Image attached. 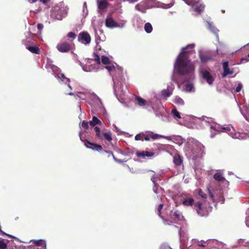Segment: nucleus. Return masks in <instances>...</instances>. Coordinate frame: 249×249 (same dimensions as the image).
Here are the masks:
<instances>
[{"label": "nucleus", "instance_id": "1", "mask_svg": "<svg viewBox=\"0 0 249 249\" xmlns=\"http://www.w3.org/2000/svg\"><path fill=\"white\" fill-rule=\"evenodd\" d=\"M194 47V44H190L182 48L181 52L177 58L174 68L177 72L181 75L192 74L195 71V65L189 59L190 54Z\"/></svg>", "mask_w": 249, "mask_h": 249}, {"label": "nucleus", "instance_id": "2", "mask_svg": "<svg viewBox=\"0 0 249 249\" xmlns=\"http://www.w3.org/2000/svg\"><path fill=\"white\" fill-rule=\"evenodd\" d=\"M74 44L72 40L64 41L58 43L56 46L58 51L61 53H68L73 50Z\"/></svg>", "mask_w": 249, "mask_h": 249}, {"label": "nucleus", "instance_id": "3", "mask_svg": "<svg viewBox=\"0 0 249 249\" xmlns=\"http://www.w3.org/2000/svg\"><path fill=\"white\" fill-rule=\"evenodd\" d=\"M94 129L96 132V138L98 139L102 140L103 139H104L109 142L112 140V133L111 132H101L100 128L98 126H95Z\"/></svg>", "mask_w": 249, "mask_h": 249}, {"label": "nucleus", "instance_id": "4", "mask_svg": "<svg viewBox=\"0 0 249 249\" xmlns=\"http://www.w3.org/2000/svg\"><path fill=\"white\" fill-rule=\"evenodd\" d=\"M86 142L87 143H85V145L87 148L91 149L93 150H96L98 152H101L103 151L104 152L107 153L108 154V157H109L111 155L114 157V155L112 152H108L105 150H103L102 146L100 144L93 142H91L88 140H86Z\"/></svg>", "mask_w": 249, "mask_h": 249}, {"label": "nucleus", "instance_id": "5", "mask_svg": "<svg viewBox=\"0 0 249 249\" xmlns=\"http://www.w3.org/2000/svg\"><path fill=\"white\" fill-rule=\"evenodd\" d=\"M194 209L196 210L197 214L200 216H206L208 215V211L202 207V204L197 202L194 205Z\"/></svg>", "mask_w": 249, "mask_h": 249}, {"label": "nucleus", "instance_id": "6", "mask_svg": "<svg viewBox=\"0 0 249 249\" xmlns=\"http://www.w3.org/2000/svg\"><path fill=\"white\" fill-rule=\"evenodd\" d=\"M78 39L79 41L85 45L89 44L91 41L90 35L86 32H81L78 35Z\"/></svg>", "mask_w": 249, "mask_h": 249}, {"label": "nucleus", "instance_id": "7", "mask_svg": "<svg viewBox=\"0 0 249 249\" xmlns=\"http://www.w3.org/2000/svg\"><path fill=\"white\" fill-rule=\"evenodd\" d=\"M201 73L202 74L203 78L206 81L207 83L209 85H212L214 80V78L211 75L210 72L207 70H202L201 71Z\"/></svg>", "mask_w": 249, "mask_h": 249}, {"label": "nucleus", "instance_id": "8", "mask_svg": "<svg viewBox=\"0 0 249 249\" xmlns=\"http://www.w3.org/2000/svg\"><path fill=\"white\" fill-rule=\"evenodd\" d=\"M136 155L138 158H142V159L147 158L148 159H150L152 157L156 155V153L145 150L137 152Z\"/></svg>", "mask_w": 249, "mask_h": 249}, {"label": "nucleus", "instance_id": "9", "mask_svg": "<svg viewBox=\"0 0 249 249\" xmlns=\"http://www.w3.org/2000/svg\"><path fill=\"white\" fill-rule=\"evenodd\" d=\"M64 11L60 8L54 9L51 13L53 18L58 20H61L64 17Z\"/></svg>", "mask_w": 249, "mask_h": 249}, {"label": "nucleus", "instance_id": "10", "mask_svg": "<svg viewBox=\"0 0 249 249\" xmlns=\"http://www.w3.org/2000/svg\"><path fill=\"white\" fill-rule=\"evenodd\" d=\"M165 138V137L163 136L158 134H155L153 132L150 131L145 133V135H144V139L146 141H149L150 138L153 140H156Z\"/></svg>", "mask_w": 249, "mask_h": 249}, {"label": "nucleus", "instance_id": "11", "mask_svg": "<svg viewBox=\"0 0 249 249\" xmlns=\"http://www.w3.org/2000/svg\"><path fill=\"white\" fill-rule=\"evenodd\" d=\"M170 217L174 222H177L178 220H180L181 218L182 215L179 212L176 210L174 212L171 211L170 213Z\"/></svg>", "mask_w": 249, "mask_h": 249}, {"label": "nucleus", "instance_id": "12", "mask_svg": "<svg viewBox=\"0 0 249 249\" xmlns=\"http://www.w3.org/2000/svg\"><path fill=\"white\" fill-rule=\"evenodd\" d=\"M223 67L224 71L222 74V77H224L228 74H231L233 73L232 71H231L229 68V63L228 61H225L223 63Z\"/></svg>", "mask_w": 249, "mask_h": 249}, {"label": "nucleus", "instance_id": "13", "mask_svg": "<svg viewBox=\"0 0 249 249\" xmlns=\"http://www.w3.org/2000/svg\"><path fill=\"white\" fill-rule=\"evenodd\" d=\"M199 57L201 62L203 63H206L208 61L211 60L212 59L211 55L207 53H202V52H199Z\"/></svg>", "mask_w": 249, "mask_h": 249}, {"label": "nucleus", "instance_id": "14", "mask_svg": "<svg viewBox=\"0 0 249 249\" xmlns=\"http://www.w3.org/2000/svg\"><path fill=\"white\" fill-rule=\"evenodd\" d=\"M106 26L108 28H114L118 26V23L112 18H107L106 20Z\"/></svg>", "mask_w": 249, "mask_h": 249}, {"label": "nucleus", "instance_id": "15", "mask_svg": "<svg viewBox=\"0 0 249 249\" xmlns=\"http://www.w3.org/2000/svg\"><path fill=\"white\" fill-rule=\"evenodd\" d=\"M194 200L192 197H186L182 201V204L186 206H192L195 205Z\"/></svg>", "mask_w": 249, "mask_h": 249}, {"label": "nucleus", "instance_id": "16", "mask_svg": "<svg viewBox=\"0 0 249 249\" xmlns=\"http://www.w3.org/2000/svg\"><path fill=\"white\" fill-rule=\"evenodd\" d=\"M135 102L136 104L141 107L145 106L147 104V101L145 99L138 96L135 97Z\"/></svg>", "mask_w": 249, "mask_h": 249}, {"label": "nucleus", "instance_id": "17", "mask_svg": "<svg viewBox=\"0 0 249 249\" xmlns=\"http://www.w3.org/2000/svg\"><path fill=\"white\" fill-rule=\"evenodd\" d=\"M89 124L91 126L94 127L96 125H102V122L96 116H93L92 121L89 122Z\"/></svg>", "mask_w": 249, "mask_h": 249}, {"label": "nucleus", "instance_id": "18", "mask_svg": "<svg viewBox=\"0 0 249 249\" xmlns=\"http://www.w3.org/2000/svg\"><path fill=\"white\" fill-rule=\"evenodd\" d=\"M173 162L177 166L180 165L182 163V159L178 154H175L173 157Z\"/></svg>", "mask_w": 249, "mask_h": 249}, {"label": "nucleus", "instance_id": "19", "mask_svg": "<svg viewBox=\"0 0 249 249\" xmlns=\"http://www.w3.org/2000/svg\"><path fill=\"white\" fill-rule=\"evenodd\" d=\"M27 49L34 53L39 54L40 52L39 48L36 46H29L27 47Z\"/></svg>", "mask_w": 249, "mask_h": 249}, {"label": "nucleus", "instance_id": "20", "mask_svg": "<svg viewBox=\"0 0 249 249\" xmlns=\"http://www.w3.org/2000/svg\"><path fill=\"white\" fill-rule=\"evenodd\" d=\"M173 89H163L161 91V95L163 97L167 98L172 94Z\"/></svg>", "mask_w": 249, "mask_h": 249}, {"label": "nucleus", "instance_id": "21", "mask_svg": "<svg viewBox=\"0 0 249 249\" xmlns=\"http://www.w3.org/2000/svg\"><path fill=\"white\" fill-rule=\"evenodd\" d=\"M58 78L60 79L62 81L65 82L66 83H68V86L69 88H71V87L70 85V80L69 78H67L64 74L61 73L59 76H58Z\"/></svg>", "mask_w": 249, "mask_h": 249}, {"label": "nucleus", "instance_id": "22", "mask_svg": "<svg viewBox=\"0 0 249 249\" xmlns=\"http://www.w3.org/2000/svg\"><path fill=\"white\" fill-rule=\"evenodd\" d=\"M213 178L218 181H221L225 180L220 173H216L213 175Z\"/></svg>", "mask_w": 249, "mask_h": 249}, {"label": "nucleus", "instance_id": "23", "mask_svg": "<svg viewBox=\"0 0 249 249\" xmlns=\"http://www.w3.org/2000/svg\"><path fill=\"white\" fill-rule=\"evenodd\" d=\"M108 5V3L105 0H101L98 3V8L101 10L106 9Z\"/></svg>", "mask_w": 249, "mask_h": 249}, {"label": "nucleus", "instance_id": "24", "mask_svg": "<svg viewBox=\"0 0 249 249\" xmlns=\"http://www.w3.org/2000/svg\"><path fill=\"white\" fill-rule=\"evenodd\" d=\"M144 30L147 33H150L153 30L152 25L149 22H147L144 25Z\"/></svg>", "mask_w": 249, "mask_h": 249}, {"label": "nucleus", "instance_id": "25", "mask_svg": "<svg viewBox=\"0 0 249 249\" xmlns=\"http://www.w3.org/2000/svg\"><path fill=\"white\" fill-rule=\"evenodd\" d=\"M7 241L0 238V249H6L7 247Z\"/></svg>", "mask_w": 249, "mask_h": 249}, {"label": "nucleus", "instance_id": "26", "mask_svg": "<svg viewBox=\"0 0 249 249\" xmlns=\"http://www.w3.org/2000/svg\"><path fill=\"white\" fill-rule=\"evenodd\" d=\"M174 103L178 105H183L184 101L183 100L178 96H176L174 99Z\"/></svg>", "mask_w": 249, "mask_h": 249}, {"label": "nucleus", "instance_id": "27", "mask_svg": "<svg viewBox=\"0 0 249 249\" xmlns=\"http://www.w3.org/2000/svg\"><path fill=\"white\" fill-rule=\"evenodd\" d=\"M163 207V204H160L159 205L158 208V214L163 221H166L165 219H164L163 218V217H162V216L161 214V211Z\"/></svg>", "mask_w": 249, "mask_h": 249}, {"label": "nucleus", "instance_id": "28", "mask_svg": "<svg viewBox=\"0 0 249 249\" xmlns=\"http://www.w3.org/2000/svg\"><path fill=\"white\" fill-rule=\"evenodd\" d=\"M102 62L104 64H108L110 63L109 59L106 56L103 55L101 57Z\"/></svg>", "mask_w": 249, "mask_h": 249}, {"label": "nucleus", "instance_id": "29", "mask_svg": "<svg viewBox=\"0 0 249 249\" xmlns=\"http://www.w3.org/2000/svg\"><path fill=\"white\" fill-rule=\"evenodd\" d=\"M144 135H145V133H144L137 134L135 137V139L136 141H143V140H144Z\"/></svg>", "mask_w": 249, "mask_h": 249}, {"label": "nucleus", "instance_id": "30", "mask_svg": "<svg viewBox=\"0 0 249 249\" xmlns=\"http://www.w3.org/2000/svg\"><path fill=\"white\" fill-rule=\"evenodd\" d=\"M172 114L173 115V116L174 117H176L177 118H180L181 117H180V114L179 113L178 111V110H177V109L176 108H174L172 110Z\"/></svg>", "mask_w": 249, "mask_h": 249}, {"label": "nucleus", "instance_id": "31", "mask_svg": "<svg viewBox=\"0 0 249 249\" xmlns=\"http://www.w3.org/2000/svg\"><path fill=\"white\" fill-rule=\"evenodd\" d=\"M93 57L94 58V60L96 62L97 64H100V58L99 56L97 54V53H93Z\"/></svg>", "mask_w": 249, "mask_h": 249}, {"label": "nucleus", "instance_id": "32", "mask_svg": "<svg viewBox=\"0 0 249 249\" xmlns=\"http://www.w3.org/2000/svg\"><path fill=\"white\" fill-rule=\"evenodd\" d=\"M198 194L202 198H206L207 197V195L200 189L198 190Z\"/></svg>", "mask_w": 249, "mask_h": 249}, {"label": "nucleus", "instance_id": "33", "mask_svg": "<svg viewBox=\"0 0 249 249\" xmlns=\"http://www.w3.org/2000/svg\"><path fill=\"white\" fill-rule=\"evenodd\" d=\"M186 90L188 91H191L193 88V85L191 83H187L185 85Z\"/></svg>", "mask_w": 249, "mask_h": 249}, {"label": "nucleus", "instance_id": "34", "mask_svg": "<svg viewBox=\"0 0 249 249\" xmlns=\"http://www.w3.org/2000/svg\"><path fill=\"white\" fill-rule=\"evenodd\" d=\"M106 68L108 71H112L116 70V68L113 65L107 66Z\"/></svg>", "mask_w": 249, "mask_h": 249}, {"label": "nucleus", "instance_id": "35", "mask_svg": "<svg viewBox=\"0 0 249 249\" xmlns=\"http://www.w3.org/2000/svg\"><path fill=\"white\" fill-rule=\"evenodd\" d=\"M89 122L85 121H83L82 123V126L84 128L87 129L89 128Z\"/></svg>", "mask_w": 249, "mask_h": 249}, {"label": "nucleus", "instance_id": "36", "mask_svg": "<svg viewBox=\"0 0 249 249\" xmlns=\"http://www.w3.org/2000/svg\"><path fill=\"white\" fill-rule=\"evenodd\" d=\"M67 36L72 39L75 38L76 35L73 32H70L68 34Z\"/></svg>", "mask_w": 249, "mask_h": 249}, {"label": "nucleus", "instance_id": "37", "mask_svg": "<svg viewBox=\"0 0 249 249\" xmlns=\"http://www.w3.org/2000/svg\"><path fill=\"white\" fill-rule=\"evenodd\" d=\"M243 87L242 84L241 83H239L235 89V91L237 92H239L241 91L242 88Z\"/></svg>", "mask_w": 249, "mask_h": 249}, {"label": "nucleus", "instance_id": "38", "mask_svg": "<svg viewBox=\"0 0 249 249\" xmlns=\"http://www.w3.org/2000/svg\"><path fill=\"white\" fill-rule=\"evenodd\" d=\"M43 27L44 26L42 23H38L37 26L38 30L40 31L43 29Z\"/></svg>", "mask_w": 249, "mask_h": 249}, {"label": "nucleus", "instance_id": "39", "mask_svg": "<svg viewBox=\"0 0 249 249\" xmlns=\"http://www.w3.org/2000/svg\"><path fill=\"white\" fill-rule=\"evenodd\" d=\"M35 243L36 245L38 246H40L41 245V243H42V240H36L35 242Z\"/></svg>", "mask_w": 249, "mask_h": 249}, {"label": "nucleus", "instance_id": "40", "mask_svg": "<svg viewBox=\"0 0 249 249\" xmlns=\"http://www.w3.org/2000/svg\"><path fill=\"white\" fill-rule=\"evenodd\" d=\"M185 2L189 5H193L194 4V2L192 0H185Z\"/></svg>", "mask_w": 249, "mask_h": 249}, {"label": "nucleus", "instance_id": "41", "mask_svg": "<svg viewBox=\"0 0 249 249\" xmlns=\"http://www.w3.org/2000/svg\"><path fill=\"white\" fill-rule=\"evenodd\" d=\"M207 190L208 191L209 196H210V197L212 198H213V193L211 192V191L210 190V189L209 188H207Z\"/></svg>", "mask_w": 249, "mask_h": 249}, {"label": "nucleus", "instance_id": "42", "mask_svg": "<svg viewBox=\"0 0 249 249\" xmlns=\"http://www.w3.org/2000/svg\"><path fill=\"white\" fill-rule=\"evenodd\" d=\"M153 182L154 183V184H155V182H154V181L153 180ZM153 190L155 193H156V194L157 193V187L156 184H155V187L153 188Z\"/></svg>", "mask_w": 249, "mask_h": 249}, {"label": "nucleus", "instance_id": "43", "mask_svg": "<svg viewBox=\"0 0 249 249\" xmlns=\"http://www.w3.org/2000/svg\"><path fill=\"white\" fill-rule=\"evenodd\" d=\"M41 2L43 3H48L50 0H39Z\"/></svg>", "mask_w": 249, "mask_h": 249}, {"label": "nucleus", "instance_id": "44", "mask_svg": "<svg viewBox=\"0 0 249 249\" xmlns=\"http://www.w3.org/2000/svg\"><path fill=\"white\" fill-rule=\"evenodd\" d=\"M28 1L31 3H34V2H35L36 0H28Z\"/></svg>", "mask_w": 249, "mask_h": 249}, {"label": "nucleus", "instance_id": "45", "mask_svg": "<svg viewBox=\"0 0 249 249\" xmlns=\"http://www.w3.org/2000/svg\"><path fill=\"white\" fill-rule=\"evenodd\" d=\"M130 1V2H135V1H138V0H129Z\"/></svg>", "mask_w": 249, "mask_h": 249}, {"label": "nucleus", "instance_id": "46", "mask_svg": "<svg viewBox=\"0 0 249 249\" xmlns=\"http://www.w3.org/2000/svg\"><path fill=\"white\" fill-rule=\"evenodd\" d=\"M69 94L70 95H73V93H72V92H71Z\"/></svg>", "mask_w": 249, "mask_h": 249}, {"label": "nucleus", "instance_id": "47", "mask_svg": "<svg viewBox=\"0 0 249 249\" xmlns=\"http://www.w3.org/2000/svg\"><path fill=\"white\" fill-rule=\"evenodd\" d=\"M210 129H213V126H211V127H210Z\"/></svg>", "mask_w": 249, "mask_h": 249}, {"label": "nucleus", "instance_id": "48", "mask_svg": "<svg viewBox=\"0 0 249 249\" xmlns=\"http://www.w3.org/2000/svg\"><path fill=\"white\" fill-rule=\"evenodd\" d=\"M211 138H213L214 137V135H211Z\"/></svg>", "mask_w": 249, "mask_h": 249}, {"label": "nucleus", "instance_id": "49", "mask_svg": "<svg viewBox=\"0 0 249 249\" xmlns=\"http://www.w3.org/2000/svg\"><path fill=\"white\" fill-rule=\"evenodd\" d=\"M208 25H212V24H211V23H208Z\"/></svg>", "mask_w": 249, "mask_h": 249}, {"label": "nucleus", "instance_id": "50", "mask_svg": "<svg viewBox=\"0 0 249 249\" xmlns=\"http://www.w3.org/2000/svg\"><path fill=\"white\" fill-rule=\"evenodd\" d=\"M248 57H249V54H248Z\"/></svg>", "mask_w": 249, "mask_h": 249}]
</instances>
